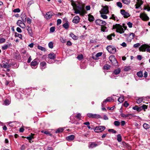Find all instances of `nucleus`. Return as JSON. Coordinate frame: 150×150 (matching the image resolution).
I'll list each match as a JSON object with an SVG mask.
<instances>
[{"label": "nucleus", "mask_w": 150, "mask_h": 150, "mask_svg": "<svg viewBox=\"0 0 150 150\" xmlns=\"http://www.w3.org/2000/svg\"><path fill=\"white\" fill-rule=\"evenodd\" d=\"M113 29H116V32L120 34L123 33L124 32V30L122 26L119 24H116L113 26Z\"/></svg>", "instance_id": "f257e3e1"}, {"label": "nucleus", "mask_w": 150, "mask_h": 150, "mask_svg": "<svg viewBox=\"0 0 150 150\" xmlns=\"http://www.w3.org/2000/svg\"><path fill=\"white\" fill-rule=\"evenodd\" d=\"M139 50L142 52L146 51L150 52V45H143L139 47Z\"/></svg>", "instance_id": "f03ea898"}, {"label": "nucleus", "mask_w": 150, "mask_h": 150, "mask_svg": "<svg viewBox=\"0 0 150 150\" xmlns=\"http://www.w3.org/2000/svg\"><path fill=\"white\" fill-rule=\"evenodd\" d=\"M109 59L113 65L117 66L118 64L117 61L114 55H111L109 57Z\"/></svg>", "instance_id": "7ed1b4c3"}, {"label": "nucleus", "mask_w": 150, "mask_h": 150, "mask_svg": "<svg viewBox=\"0 0 150 150\" xmlns=\"http://www.w3.org/2000/svg\"><path fill=\"white\" fill-rule=\"evenodd\" d=\"M87 115L88 117L90 118L96 119L102 118L100 115L96 114H93L91 113H88L87 114Z\"/></svg>", "instance_id": "20e7f679"}, {"label": "nucleus", "mask_w": 150, "mask_h": 150, "mask_svg": "<svg viewBox=\"0 0 150 150\" xmlns=\"http://www.w3.org/2000/svg\"><path fill=\"white\" fill-rule=\"evenodd\" d=\"M76 8L80 11L81 16H83L86 13V12L84 10L83 6H76Z\"/></svg>", "instance_id": "39448f33"}, {"label": "nucleus", "mask_w": 150, "mask_h": 150, "mask_svg": "<svg viewBox=\"0 0 150 150\" xmlns=\"http://www.w3.org/2000/svg\"><path fill=\"white\" fill-rule=\"evenodd\" d=\"M106 49L110 53L114 54L116 52V49L115 47L114 46L109 45L107 47Z\"/></svg>", "instance_id": "423d86ee"}, {"label": "nucleus", "mask_w": 150, "mask_h": 150, "mask_svg": "<svg viewBox=\"0 0 150 150\" xmlns=\"http://www.w3.org/2000/svg\"><path fill=\"white\" fill-rule=\"evenodd\" d=\"M100 13L107 14L109 12V8L108 6H103L100 11Z\"/></svg>", "instance_id": "0eeeda50"}, {"label": "nucleus", "mask_w": 150, "mask_h": 150, "mask_svg": "<svg viewBox=\"0 0 150 150\" xmlns=\"http://www.w3.org/2000/svg\"><path fill=\"white\" fill-rule=\"evenodd\" d=\"M105 129V126H97L95 128L94 131L98 133L104 131Z\"/></svg>", "instance_id": "6e6552de"}, {"label": "nucleus", "mask_w": 150, "mask_h": 150, "mask_svg": "<svg viewBox=\"0 0 150 150\" xmlns=\"http://www.w3.org/2000/svg\"><path fill=\"white\" fill-rule=\"evenodd\" d=\"M95 22L97 25L102 26H105L106 24V23L104 21L100 19H97L96 20Z\"/></svg>", "instance_id": "1a4fd4ad"}, {"label": "nucleus", "mask_w": 150, "mask_h": 150, "mask_svg": "<svg viewBox=\"0 0 150 150\" xmlns=\"http://www.w3.org/2000/svg\"><path fill=\"white\" fill-rule=\"evenodd\" d=\"M54 15V13L52 12L49 11L46 13L45 16V18L47 20H48L51 18L52 16Z\"/></svg>", "instance_id": "9d476101"}, {"label": "nucleus", "mask_w": 150, "mask_h": 150, "mask_svg": "<svg viewBox=\"0 0 150 150\" xmlns=\"http://www.w3.org/2000/svg\"><path fill=\"white\" fill-rule=\"evenodd\" d=\"M1 65L2 68L4 67L5 68H8L11 67V65L8 64V60L7 62L3 61L2 63L1 64Z\"/></svg>", "instance_id": "9b49d317"}, {"label": "nucleus", "mask_w": 150, "mask_h": 150, "mask_svg": "<svg viewBox=\"0 0 150 150\" xmlns=\"http://www.w3.org/2000/svg\"><path fill=\"white\" fill-rule=\"evenodd\" d=\"M140 18L143 21H147L149 19V18L147 15L144 13H141L140 15Z\"/></svg>", "instance_id": "f8f14e48"}, {"label": "nucleus", "mask_w": 150, "mask_h": 150, "mask_svg": "<svg viewBox=\"0 0 150 150\" xmlns=\"http://www.w3.org/2000/svg\"><path fill=\"white\" fill-rule=\"evenodd\" d=\"M120 13L125 18H127L130 16L129 14L127 12L125 11L124 10H121Z\"/></svg>", "instance_id": "ddd939ff"}, {"label": "nucleus", "mask_w": 150, "mask_h": 150, "mask_svg": "<svg viewBox=\"0 0 150 150\" xmlns=\"http://www.w3.org/2000/svg\"><path fill=\"white\" fill-rule=\"evenodd\" d=\"M80 20V18L79 16H74L72 20V22L75 23L77 24L79 23Z\"/></svg>", "instance_id": "4468645a"}, {"label": "nucleus", "mask_w": 150, "mask_h": 150, "mask_svg": "<svg viewBox=\"0 0 150 150\" xmlns=\"http://www.w3.org/2000/svg\"><path fill=\"white\" fill-rule=\"evenodd\" d=\"M112 100L114 101V100L111 97H109L107 98L105 100H104L103 102L102 103V106L103 107L104 106L105 104L107 102H111Z\"/></svg>", "instance_id": "2eb2a0df"}, {"label": "nucleus", "mask_w": 150, "mask_h": 150, "mask_svg": "<svg viewBox=\"0 0 150 150\" xmlns=\"http://www.w3.org/2000/svg\"><path fill=\"white\" fill-rule=\"evenodd\" d=\"M26 28L29 35L31 37H32L33 35V33L31 28L28 25L27 26Z\"/></svg>", "instance_id": "dca6fc26"}, {"label": "nucleus", "mask_w": 150, "mask_h": 150, "mask_svg": "<svg viewBox=\"0 0 150 150\" xmlns=\"http://www.w3.org/2000/svg\"><path fill=\"white\" fill-rule=\"evenodd\" d=\"M121 116L123 117H127L129 116H130V117H129V119H131L132 117L134 116V115L130 114H125L124 113H122L121 115Z\"/></svg>", "instance_id": "f3484780"}, {"label": "nucleus", "mask_w": 150, "mask_h": 150, "mask_svg": "<svg viewBox=\"0 0 150 150\" xmlns=\"http://www.w3.org/2000/svg\"><path fill=\"white\" fill-rule=\"evenodd\" d=\"M38 64V62L35 61V60H33L31 63V67L33 69H35L36 68V66Z\"/></svg>", "instance_id": "a211bd4d"}, {"label": "nucleus", "mask_w": 150, "mask_h": 150, "mask_svg": "<svg viewBox=\"0 0 150 150\" xmlns=\"http://www.w3.org/2000/svg\"><path fill=\"white\" fill-rule=\"evenodd\" d=\"M137 2L135 4L136 8V9L139 8L140 6L142 4V1L140 0H137Z\"/></svg>", "instance_id": "6ab92c4d"}, {"label": "nucleus", "mask_w": 150, "mask_h": 150, "mask_svg": "<svg viewBox=\"0 0 150 150\" xmlns=\"http://www.w3.org/2000/svg\"><path fill=\"white\" fill-rule=\"evenodd\" d=\"M40 65V68L42 69H45L46 67V63L45 62H41Z\"/></svg>", "instance_id": "aec40b11"}, {"label": "nucleus", "mask_w": 150, "mask_h": 150, "mask_svg": "<svg viewBox=\"0 0 150 150\" xmlns=\"http://www.w3.org/2000/svg\"><path fill=\"white\" fill-rule=\"evenodd\" d=\"M75 136L73 135H71L68 136L66 137V139L67 140L70 141H71L74 139Z\"/></svg>", "instance_id": "412c9836"}, {"label": "nucleus", "mask_w": 150, "mask_h": 150, "mask_svg": "<svg viewBox=\"0 0 150 150\" xmlns=\"http://www.w3.org/2000/svg\"><path fill=\"white\" fill-rule=\"evenodd\" d=\"M134 34L133 33H130L127 36L129 40H131L132 39H133L134 38Z\"/></svg>", "instance_id": "4be33fe9"}, {"label": "nucleus", "mask_w": 150, "mask_h": 150, "mask_svg": "<svg viewBox=\"0 0 150 150\" xmlns=\"http://www.w3.org/2000/svg\"><path fill=\"white\" fill-rule=\"evenodd\" d=\"M120 68H117L114 71L113 73H112V74H114L116 75H118L120 73Z\"/></svg>", "instance_id": "5701e85b"}, {"label": "nucleus", "mask_w": 150, "mask_h": 150, "mask_svg": "<svg viewBox=\"0 0 150 150\" xmlns=\"http://www.w3.org/2000/svg\"><path fill=\"white\" fill-rule=\"evenodd\" d=\"M110 19H112L114 21H118L119 20V19L113 14L111 15V16L110 18Z\"/></svg>", "instance_id": "b1692460"}, {"label": "nucleus", "mask_w": 150, "mask_h": 150, "mask_svg": "<svg viewBox=\"0 0 150 150\" xmlns=\"http://www.w3.org/2000/svg\"><path fill=\"white\" fill-rule=\"evenodd\" d=\"M132 109L134 110H137L138 111H140L142 110V108L141 107H139L137 106H135L133 107Z\"/></svg>", "instance_id": "393cba45"}, {"label": "nucleus", "mask_w": 150, "mask_h": 150, "mask_svg": "<svg viewBox=\"0 0 150 150\" xmlns=\"http://www.w3.org/2000/svg\"><path fill=\"white\" fill-rule=\"evenodd\" d=\"M88 20L90 22L93 21L94 20V17L91 15L89 14L88 15Z\"/></svg>", "instance_id": "a878e982"}, {"label": "nucleus", "mask_w": 150, "mask_h": 150, "mask_svg": "<svg viewBox=\"0 0 150 150\" xmlns=\"http://www.w3.org/2000/svg\"><path fill=\"white\" fill-rule=\"evenodd\" d=\"M48 57L51 59H54L55 58V55L54 54H50L48 55Z\"/></svg>", "instance_id": "bb28decb"}, {"label": "nucleus", "mask_w": 150, "mask_h": 150, "mask_svg": "<svg viewBox=\"0 0 150 150\" xmlns=\"http://www.w3.org/2000/svg\"><path fill=\"white\" fill-rule=\"evenodd\" d=\"M97 145L98 144H97L94 143V142H92L89 145V148H93L97 146Z\"/></svg>", "instance_id": "cd10ccee"}, {"label": "nucleus", "mask_w": 150, "mask_h": 150, "mask_svg": "<svg viewBox=\"0 0 150 150\" xmlns=\"http://www.w3.org/2000/svg\"><path fill=\"white\" fill-rule=\"evenodd\" d=\"M143 127L146 129H147L150 127V125L146 123H144L143 125Z\"/></svg>", "instance_id": "c85d7f7f"}, {"label": "nucleus", "mask_w": 150, "mask_h": 150, "mask_svg": "<svg viewBox=\"0 0 150 150\" xmlns=\"http://www.w3.org/2000/svg\"><path fill=\"white\" fill-rule=\"evenodd\" d=\"M137 75L138 76V77L139 78H141L143 77V73L141 71H140L139 72H138L137 74Z\"/></svg>", "instance_id": "c756f323"}, {"label": "nucleus", "mask_w": 150, "mask_h": 150, "mask_svg": "<svg viewBox=\"0 0 150 150\" xmlns=\"http://www.w3.org/2000/svg\"><path fill=\"white\" fill-rule=\"evenodd\" d=\"M124 100V98L123 96H120L118 99V101L120 103H122Z\"/></svg>", "instance_id": "7c9ffc66"}, {"label": "nucleus", "mask_w": 150, "mask_h": 150, "mask_svg": "<svg viewBox=\"0 0 150 150\" xmlns=\"http://www.w3.org/2000/svg\"><path fill=\"white\" fill-rule=\"evenodd\" d=\"M117 141L120 142L122 141V137L120 134H118L117 136Z\"/></svg>", "instance_id": "2f4dec72"}, {"label": "nucleus", "mask_w": 150, "mask_h": 150, "mask_svg": "<svg viewBox=\"0 0 150 150\" xmlns=\"http://www.w3.org/2000/svg\"><path fill=\"white\" fill-rule=\"evenodd\" d=\"M100 16L101 18L104 19H107L108 18V17L106 16V14H104V13H100Z\"/></svg>", "instance_id": "473e14b6"}, {"label": "nucleus", "mask_w": 150, "mask_h": 150, "mask_svg": "<svg viewBox=\"0 0 150 150\" xmlns=\"http://www.w3.org/2000/svg\"><path fill=\"white\" fill-rule=\"evenodd\" d=\"M34 3V1L33 0L30 1L27 4V8H28L29 7L33 4Z\"/></svg>", "instance_id": "72a5a7b5"}, {"label": "nucleus", "mask_w": 150, "mask_h": 150, "mask_svg": "<svg viewBox=\"0 0 150 150\" xmlns=\"http://www.w3.org/2000/svg\"><path fill=\"white\" fill-rule=\"evenodd\" d=\"M70 36L74 40H77L78 39V37L76 35H75L74 34H73L72 33H70Z\"/></svg>", "instance_id": "f704fd0d"}, {"label": "nucleus", "mask_w": 150, "mask_h": 150, "mask_svg": "<svg viewBox=\"0 0 150 150\" xmlns=\"http://www.w3.org/2000/svg\"><path fill=\"white\" fill-rule=\"evenodd\" d=\"M63 26L65 29H67L69 27V25L68 23H65L63 25Z\"/></svg>", "instance_id": "c9c22d12"}, {"label": "nucleus", "mask_w": 150, "mask_h": 150, "mask_svg": "<svg viewBox=\"0 0 150 150\" xmlns=\"http://www.w3.org/2000/svg\"><path fill=\"white\" fill-rule=\"evenodd\" d=\"M143 101V98L142 97H140L137 100V102L138 104L140 103Z\"/></svg>", "instance_id": "e433bc0d"}, {"label": "nucleus", "mask_w": 150, "mask_h": 150, "mask_svg": "<svg viewBox=\"0 0 150 150\" xmlns=\"http://www.w3.org/2000/svg\"><path fill=\"white\" fill-rule=\"evenodd\" d=\"M131 69V67L130 66H126L125 67L124 69V70L125 71H129Z\"/></svg>", "instance_id": "4c0bfd02"}, {"label": "nucleus", "mask_w": 150, "mask_h": 150, "mask_svg": "<svg viewBox=\"0 0 150 150\" xmlns=\"http://www.w3.org/2000/svg\"><path fill=\"white\" fill-rule=\"evenodd\" d=\"M64 129L62 128H60L57 129L56 131V133H58L59 132H62L63 130Z\"/></svg>", "instance_id": "58836bf2"}, {"label": "nucleus", "mask_w": 150, "mask_h": 150, "mask_svg": "<svg viewBox=\"0 0 150 150\" xmlns=\"http://www.w3.org/2000/svg\"><path fill=\"white\" fill-rule=\"evenodd\" d=\"M122 2L124 4H128L130 3V0H122Z\"/></svg>", "instance_id": "ea45409f"}, {"label": "nucleus", "mask_w": 150, "mask_h": 150, "mask_svg": "<svg viewBox=\"0 0 150 150\" xmlns=\"http://www.w3.org/2000/svg\"><path fill=\"white\" fill-rule=\"evenodd\" d=\"M112 36L114 37L115 36V35L114 34H112L109 35L107 36V38L109 40H111L112 39Z\"/></svg>", "instance_id": "a19ab883"}, {"label": "nucleus", "mask_w": 150, "mask_h": 150, "mask_svg": "<svg viewBox=\"0 0 150 150\" xmlns=\"http://www.w3.org/2000/svg\"><path fill=\"white\" fill-rule=\"evenodd\" d=\"M53 43L52 42H50L48 43V46L49 48L52 49L53 47Z\"/></svg>", "instance_id": "79ce46f5"}, {"label": "nucleus", "mask_w": 150, "mask_h": 150, "mask_svg": "<svg viewBox=\"0 0 150 150\" xmlns=\"http://www.w3.org/2000/svg\"><path fill=\"white\" fill-rule=\"evenodd\" d=\"M10 103V102L7 100H5L4 102V105H9Z\"/></svg>", "instance_id": "37998d69"}, {"label": "nucleus", "mask_w": 150, "mask_h": 150, "mask_svg": "<svg viewBox=\"0 0 150 150\" xmlns=\"http://www.w3.org/2000/svg\"><path fill=\"white\" fill-rule=\"evenodd\" d=\"M38 48L39 49L42 51H46L44 47L42 46H38Z\"/></svg>", "instance_id": "c03bdc74"}, {"label": "nucleus", "mask_w": 150, "mask_h": 150, "mask_svg": "<svg viewBox=\"0 0 150 150\" xmlns=\"http://www.w3.org/2000/svg\"><path fill=\"white\" fill-rule=\"evenodd\" d=\"M107 28L105 26H101V30L103 32H106L107 31L106 30Z\"/></svg>", "instance_id": "a18cd8bd"}, {"label": "nucleus", "mask_w": 150, "mask_h": 150, "mask_svg": "<svg viewBox=\"0 0 150 150\" xmlns=\"http://www.w3.org/2000/svg\"><path fill=\"white\" fill-rule=\"evenodd\" d=\"M77 58L78 60H81L83 58V55L82 54H79L77 56Z\"/></svg>", "instance_id": "49530a36"}, {"label": "nucleus", "mask_w": 150, "mask_h": 150, "mask_svg": "<svg viewBox=\"0 0 150 150\" xmlns=\"http://www.w3.org/2000/svg\"><path fill=\"white\" fill-rule=\"evenodd\" d=\"M110 67H111L110 65L108 64H106L104 66L103 68L105 69L108 70L110 68Z\"/></svg>", "instance_id": "de8ad7c7"}, {"label": "nucleus", "mask_w": 150, "mask_h": 150, "mask_svg": "<svg viewBox=\"0 0 150 150\" xmlns=\"http://www.w3.org/2000/svg\"><path fill=\"white\" fill-rule=\"evenodd\" d=\"M60 40L61 42L62 43H65L66 41V40L64 38L62 37L60 38Z\"/></svg>", "instance_id": "09e8293b"}, {"label": "nucleus", "mask_w": 150, "mask_h": 150, "mask_svg": "<svg viewBox=\"0 0 150 150\" xmlns=\"http://www.w3.org/2000/svg\"><path fill=\"white\" fill-rule=\"evenodd\" d=\"M114 124L115 126H118L120 125V122L118 121H115L114 122Z\"/></svg>", "instance_id": "8fccbe9b"}, {"label": "nucleus", "mask_w": 150, "mask_h": 150, "mask_svg": "<svg viewBox=\"0 0 150 150\" xmlns=\"http://www.w3.org/2000/svg\"><path fill=\"white\" fill-rule=\"evenodd\" d=\"M32 135L28 137H27V139H28L29 141H31L32 139L33 138V136L34 134H31Z\"/></svg>", "instance_id": "3c124183"}, {"label": "nucleus", "mask_w": 150, "mask_h": 150, "mask_svg": "<svg viewBox=\"0 0 150 150\" xmlns=\"http://www.w3.org/2000/svg\"><path fill=\"white\" fill-rule=\"evenodd\" d=\"M8 46V45H4L2 47V49L3 50H5L6 49Z\"/></svg>", "instance_id": "603ef678"}, {"label": "nucleus", "mask_w": 150, "mask_h": 150, "mask_svg": "<svg viewBox=\"0 0 150 150\" xmlns=\"http://www.w3.org/2000/svg\"><path fill=\"white\" fill-rule=\"evenodd\" d=\"M74 13L76 14H79L80 15V11H79V10L77 9L76 8H74Z\"/></svg>", "instance_id": "864d4df0"}, {"label": "nucleus", "mask_w": 150, "mask_h": 150, "mask_svg": "<svg viewBox=\"0 0 150 150\" xmlns=\"http://www.w3.org/2000/svg\"><path fill=\"white\" fill-rule=\"evenodd\" d=\"M21 18H22V20H23V21H26V17L25 15H24L22 16Z\"/></svg>", "instance_id": "5fc2aeb1"}, {"label": "nucleus", "mask_w": 150, "mask_h": 150, "mask_svg": "<svg viewBox=\"0 0 150 150\" xmlns=\"http://www.w3.org/2000/svg\"><path fill=\"white\" fill-rule=\"evenodd\" d=\"M103 54V52H99L96 55V57H99L101 56Z\"/></svg>", "instance_id": "6e6d98bb"}, {"label": "nucleus", "mask_w": 150, "mask_h": 150, "mask_svg": "<svg viewBox=\"0 0 150 150\" xmlns=\"http://www.w3.org/2000/svg\"><path fill=\"white\" fill-rule=\"evenodd\" d=\"M117 5L120 8H121L122 7V4L120 2H117Z\"/></svg>", "instance_id": "4d7b16f0"}, {"label": "nucleus", "mask_w": 150, "mask_h": 150, "mask_svg": "<svg viewBox=\"0 0 150 150\" xmlns=\"http://www.w3.org/2000/svg\"><path fill=\"white\" fill-rule=\"evenodd\" d=\"M15 35H16V36L18 37V38H19L21 39H22V35L21 34H19L18 33H15Z\"/></svg>", "instance_id": "13d9d810"}, {"label": "nucleus", "mask_w": 150, "mask_h": 150, "mask_svg": "<svg viewBox=\"0 0 150 150\" xmlns=\"http://www.w3.org/2000/svg\"><path fill=\"white\" fill-rule=\"evenodd\" d=\"M108 131L109 132H112L113 133H115L117 131L113 129H108Z\"/></svg>", "instance_id": "bf43d9fd"}, {"label": "nucleus", "mask_w": 150, "mask_h": 150, "mask_svg": "<svg viewBox=\"0 0 150 150\" xmlns=\"http://www.w3.org/2000/svg\"><path fill=\"white\" fill-rule=\"evenodd\" d=\"M81 115L80 113H78L77 114L76 117L78 119H81Z\"/></svg>", "instance_id": "052dcab7"}, {"label": "nucleus", "mask_w": 150, "mask_h": 150, "mask_svg": "<svg viewBox=\"0 0 150 150\" xmlns=\"http://www.w3.org/2000/svg\"><path fill=\"white\" fill-rule=\"evenodd\" d=\"M19 26L22 28H25L26 26L25 24L23 23H22Z\"/></svg>", "instance_id": "680f3d73"}, {"label": "nucleus", "mask_w": 150, "mask_h": 150, "mask_svg": "<svg viewBox=\"0 0 150 150\" xmlns=\"http://www.w3.org/2000/svg\"><path fill=\"white\" fill-rule=\"evenodd\" d=\"M55 30V27H52L50 29V31L51 33H53Z\"/></svg>", "instance_id": "e2e57ef3"}, {"label": "nucleus", "mask_w": 150, "mask_h": 150, "mask_svg": "<svg viewBox=\"0 0 150 150\" xmlns=\"http://www.w3.org/2000/svg\"><path fill=\"white\" fill-rule=\"evenodd\" d=\"M20 11V9L19 8L15 9L13 10V12L15 13H19Z\"/></svg>", "instance_id": "0e129e2a"}, {"label": "nucleus", "mask_w": 150, "mask_h": 150, "mask_svg": "<svg viewBox=\"0 0 150 150\" xmlns=\"http://www.w3.org/2000/svg\"><path fill=\"white\" fill-rule=\"evenodd\" d=\"M23 23L22 21L21 20H18L17 22V24L18 26H19L21 24Z\"/></svg>", "instance_id": "69168bd1"}, {"label": "nucleus", "mask_w": 150, "mask_h": 150, "mask_svg": "<svg viewBox=\"0 0 150 150\" xmlns=\"http://www.w3.org/2000/svg\"><path fill=\"white\" fill-rule=\"evenodd\" d=\"M127 25L129 28H131L132 27V23H131L130 22H128L127 23Z\"/></svg>", "instance_id": "338daca9"}, {"label": "nucleus", "mask_w": 150, "mask_h": 150, "mask_svg": "<svg viewBox=\"0 0 150 150\" xmlns=\"http://www.w3.org/2000/svg\"><path fill=\"white\" fill-rule=\"evenodd\" d=\"M144 10H147L148 11H150V7L149 6H146L144 7Z\"/></svg>", "instance_id": "774afa93"}]
</instances>
